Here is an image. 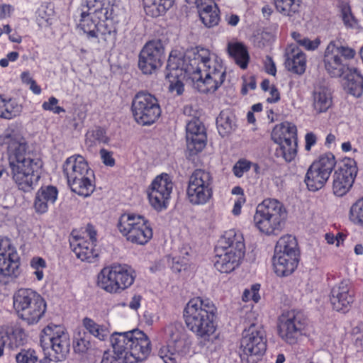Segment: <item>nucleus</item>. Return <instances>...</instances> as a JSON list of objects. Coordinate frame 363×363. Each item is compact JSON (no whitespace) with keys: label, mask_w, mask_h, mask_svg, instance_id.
<instances>
[{"label":"nucleus","mask_w":363,"mask_h":363,"mask_svg":"<svg viewBox=\"0 0 363 363\" xmlns=\"http://www.w3.org/2000/svg\"><path fill=\"white\" fill-rule=\"evenodd\" d=\"M169 91L181 95L184 90L182 79H191L201 93L216 91L224 82L225 68L223 62L208 49L197 46L188 50L184 59L170 55L167 62Z\"/></svg>","instance_id":"1"},{"label":"nucleus","mask_w":363,"mask_h":363,"mask_svg":"<svg viewBox=\"0 0 363 363\" xmlns=\"http://www.w3.org/2000/svg\"><path fill=\"white\" fill-rule=\"evenodd\" d=\"M0 146L6 150L12 179L19 190L31 191L40 177L43 162L29 149L26 139L13 130H6L0 135Z\"/></svg>","instance_id":"2"},{"label":"nucleus","mask_w":363,"mask_h":363,"mask_svg":"<svg viewBox=\"0 0 363 363\" xmlns=\"http://www.w3.org/2000/svg\"><path fill=\"white\" fill-rule=\"evenodd\" d=\"M87 8L80 15L79 26L88 39H96L104 48L113 47L118 29L114 18L118 6L116 0H82Z\"/></svg>","instance_id":"3"},{"label":"nucleus","mask_w":363,"mask_h":363,"mask_svg":"<svg viewBox=\"0 0 363 363\" xmlns=\"http://www.w3.org/2000/svg\"><path fill=\"white\" fill-rule=\"evenodd\" d=\"M183 319L186 328L199 340L210 342L217 330V307L208 298H191L184 306Z\"/></svg>","instance_id":"4"},{"label":"nucleus","mask_w":363,"mask_h":363,"mask_svg":"<svg viewBox=\"0 0 363 363\" xmlns=\"http://www.w3.org/2000/svg\"><path fill=\"white\" fill-rule=\"evenodd\" d=\"M213 263L220 273H230L241 264L245 252L242 234L235 229L225 231L214 249Z\"/></svg>","instance_id":"5"},{"label":"nucleus","mask_w":363,"mask_h":363,"mask_svg":"<svg viewBox=\"0 0 363 363\" xmlns=\"http://www.w3.org/2000/svg\"><path fill=\"white\" fill-rule=\"evenodd\" d=\"M62 172L72 191L84 197L94 192V174L83 156L74 155L67 157L62 165Z\"/></svg>","instance_id":"6"},{"label":"nucleus","mask_w":363,"mask_h":363,"mask_svg":"<svg viewBox=\"0 0 363 363\" xmlns=\"http://www.w3.org/2000/svg\"><path fill=\"white\" fill-rule=\"evenodd\" d=\"M113 349L126 355L127 363L145 360L151 352V342L143 331L135 329L124 333H115L111 336Z\"/></svg>","instance_id":"7"},{"label":"nucleus","mask_w":363,"mask_h":363,"mask_svg":"<svg viewBox=\"0 0 363 363\" xmlns=\"http://www.w3.org/2000/svg\"><path fill=\"white\" fill-rule=\"evenodd\" d=\"M287 211L281 202L264 199L257 205L254 215L255 226L266 235H277L284 226Z\"/></svg>","instance_id":"8"},{"label":"nucleus","mask_w":363,"mask_h":363,"mask_svg":"<svg viewBox=\"0 0 363 363\" xmlns=\"http://www.w3.org/2000/svg\"><path fill=\"white\" fill-rule=\"evenodd\" d=\"M13 308L18 316L29 325L40 322L47 311L44 298L31 289L21 288L13 296Z\"/></svg>","instance_id":"9"},{"label":"nucleus","mask_w":363,"mask_h":363,"mask_svg":"<svg viewBox=\"0 0 363 363\" xmlns=\"http://www.w3.org/2000/svg\"><path fill=\"white\" fill-rule=\"evenodd\" d=\"M135 273L128 264H112L103 267L97 275V285L109 294H120L135 281Z\"/></svg>","instance_id":"10"},{"label":"nucleus","mask_w":363,"mask_h":363,"mask_svg":"<svg viewBox=\"0 0 363 363\" xmlns=\"http://www.w3.org/2000/svg\"><path fill=\"white\" fill-rule=\"evenodd\" d=\"M117 228L127 242L145 245L153 236L150 221L143 216L134 213H124L118 220Z\"/></svg>","instance_id":"11"},{"label":"nucleus","mask_w":363,"mask_h":363,"mask_svg":"<svg viewBox=\"0 0 363 363\" xmlns=\"http://www.w3.org/2000/svg\"><path fill=\"white\" fill-rule=\"evenodd\" d=\"M355 56L354 49L342 45L340 42L330 41L323 55L324 67L332 77H340L349 70V62Z\"/></svg>","instance_id":"12"},{"label":"nucleus","mask_w":363,"mask_h":363,"mask_svg":"<svg viewBox=\"0 0 363 363\" xmlns=\"http://www.w3.org/2000/svg\"><path fill=\"white\" fill-rule=\"evenodd\" d=\"M307 326V317L298 310L285 311L277 319V333L282 340L289 345L297 343Z\"/></svg>","instance_id":"13"},{"label":"nucleus","mask_w":363,"mask_h":363,"mask_svg":"<svg viewBox=\"0 0 363 363\" xmlns=\"http://www.w3.org/2000/svg\"><path fill=\"white\" fill-rule=\"evenodd\" d=\"M130 111L135 122L150 125L161 116L162 110L157 97L146 91H140L133 98Z\"/></svg>","instance_id":"14"},{"label":"nucleus","mask_w":363,"mask_h":363,"mask_svg":"<svg viewBox=\"0 0 363 363\" xmlns=\"http://www.w3.org/2000/svg\"><path fill=\"white\" fill-rule=\"evenodd\" d=\"M213 195V177L208 171L196 169L190 175L186 189L189 201L194 206L204 205Z\"/></svg>","instance_id":"15"},{"label":"nucleus","mask_w":363,"mask_h":363,"mask_svg":"<svg viewBox=\"0 0 363 363\" xmlns=\"http://www.w3.org/2000/svg\"><path fill=\"white\" fill-rule=\"evenodd\" d=\"M336 164L334 155L326 152L321 155L309 166L304 182L310 191L315 192L325 186Z\"/></svg>","instance_id":"16"},{"label":"nucleus","mask_w":363,"mask_h":363,"mask_svg":"<svg viewBox=\"0 0 363 363\" xmlns=\"http://www.w3.org/2000/svg\"><path fill=\"white\" fill-rule=\"evenodd\" d=\"M40 345L44 350L50 347L53 360L62 361L69 352L70 342L67 333L58 325H48L41 332Z\"/></svg>","instance_id":"17"},{"label":"nucleus","mask_w":363,"mask_h":363,"mask_svg":"<svg viewBox=\"0 0 363 363\" xmlns=\"http://www.w3.org/2000/svg\"><path fill=\"white\" fill-rule=\"evenodd\" d=\"M272 140L279 147L277 148L275 155L282 157L286 162L294 160L297 153V129L291 123L277 125L272 133Z\"/></svg>","instance_id":"18"},{"label":"nucleus","mask_w":363,"mask_h":363,"mask_svg":"<svg viewBox=\"0 0 363 363\" xmlns=\"http://www.w3.org/2000/svg\"><path fill=\"white\" fill-rule=\"evenodd\" d=\"M82 234L75 235V232L72 231L70 247L77 258L82 261L93 262L98 257V252L95 249L97 241L96 231L92 225L88 224Z\"/></svg>","instance_id":"19"},{"label":"nucleus","mask_w":363,"mask_h":363,"mask_svg":"<svg viewBox=\"0 0 363 363\" xmlns=\"http://www.w3.org/2000/svg\"><path fill=\"white\" fill-rule=\"evenodd\" d=\"M173 186L168 174H162L154 179L147 191L149 202L154 209L162 211L167 208Z\"/></svg>","instance_id":"20"},{"label":"nucleus","mask_w":363,"mask_h":363,"mask_svg":"<svg viewBox=\"0 0 363 363\" xmlns=\"http://www.w3.org/2000/svg\"><path fill=\"white\" fill-rule=\"evenodd\" d=\"M354 159L344 158L333 175V191L337 196H345L352 188L357 174Z\"/></svg>","instance_id":"21"},{"label":"nucleus","mask_w":363,"mask_h":363,"mask_svg":"<svg viewBox=\"0 0 363 363\" xmlns=\"http://www.w3.org/2000/svg\"><path fill=\"white\" fill-rule=\"evenodd\" d=\"M164 59V48L160 41L147 42L138 57V68L144 74H152L162 67Z\"/></svg>","instance_id":"22"},{"label":"nucleus","mask_w":363,"mask_h":363,"mask_svg":"<svg viewBox=\"0 0 363 363\" xmlns=\"http://www.w3.org/2000/svg\"><path fill=\"white\" fill-rule=\"evenodd\" d=\"M242 355L262 356L267 350V339L264 331L252 324L242 333L240 342Z\"/></svg>","instance_id":"23"},{"label":"nucleus","mask_w":363,"mask_h":363,"mask_svg":"<svg viewBox=\"0 0 363 363\" xmlns=\"http://www.w3.org/2000/svg\"><path fill=\"white\" fill-rule=\"evenodd\" d=\"M19 264V256L12 240L0 235V278L16 277Z\"/></svg>","instance_id":"24"},{"label":"nucleus","mask_w":363,"mask_h":363,"mask_svg":"<svg viewBox=\"0 0 363 363\" xmlns=\"http://www.w3.org/2000/svg\"><path fill=\"white\" fill-rule=\"evenodd\" d=\"M355 291L349 279H343L330 290V302L334 310L347 311L354 301Z\"/></svg>","instance_id":"25"},{"label":"nucleus","mask_w":363,"mask_h":363,"mask_svg":"<svg viewBox=\"0 0 363 363\" xmlns=\"http://www.w3.org/2000/svg\"><path fill=\"white\" fill-rule=\"evenodd\" d=\"M187 148L191 155H196L206 147L207 136L205 127L198 119L190 121L186 126Z\"/></svg>","instance_id":"26"},{"label":"nucleus","mask_w":363,"mask_h":363,"mask_svg":"<svg viewBox=\"0 0 363 363\" xmlns=\"http://www.w3.org/2000/svg\"><path fill=\"white\" fill-rule=\"evenodd\" d=\"M0 341L10 350L23 346L27 341V334L20 325H6L0 328Z\"/></svg>","instance_id":"27"},{"label":"nucleus","mask_w":363,"mask_h":363,"mask_svg":"<svg viewBox=\"0 0 363 363\" xmlns=\"http://www.w3.org/2000/svg\"><path fill=\"white\" fill-rule=\"evenodd\" d=\"M201 22L208 28L217 26L220 21V9L213 0H195Z\"/></svg>","instance_id":"28"},{"label":"nucleus","mask_w":363,"mask_h":363,"mask_svg":"<svg viewBox=\"0 0 363 363\" xmlns=\"http://www.w3.org/2000/svg\"><path fill=\"white\" fill-rule=\"evenodd\" d=\"M58 190L52 185L42 186L36 192L33 207L38 213H45L57 199Z\"/></svg>","instance_id":"29"},{"label":"nucleus","mask_w":363,"mask_h":363,"mask_svg":"<svg viewBox=\"0 0 363 363\" xmlns=\"http://www.w3.org/2000/svg\"><path fill=\"white\" fill-rule=\"evenodd\" d=\"M300 256L289 254H274L273 266L278 277H288L298 267Z\"/></svg>","instance_id":"30"},{"label":"nucleus","mask_w":363,"mask_h":363,"mask_svg":"<svg viewBox=\"0 0 363 363\" xmlns=\"http://www.w3.org/2000/svg\"><path fill=\"white\" fill-rule=\"evenodd\" d=\"M306 55L298 48L291 49L286 55L285 67L289 71L297 75H302L306 69Z\"/></svg>","instance_id":"31"},{"label":"nucleus","mask_w":363,"mask_h":363,"mask_svg":"<svg viewBox=\"0 0 363 363\" xmlns=\"http://www.w3.org/2000/svg\"><path fill=\"white\" fill-rule=\"evenodd\" d=\"M228 52L241 69H245L247 67L250 55L247 47L242 43H229L228 44Z\"/></svg>","instance_id":"32"},{"label":"nucleus","mask_w":363,"mask_h":363,"mask_svg":"<svg viewBox=\"0 0 363 363\" xmlns=\"http://www.w3.org/2000/svg\"><path fill=\"white\" fill-rule=\"evenodd\" d=\"M332 104V95L326 88L320 87L314 91L313 106L317 113L326 112Z\"/></svg>","instance_id":"33"},{"label":"nucleus","mask_w":363,"mask_h":363,"mask_svg":"<svg viewBox=\"0 0 363 363\" xmlns=\"http://www.w3.org/2000/svg\"><path fill=\"white\" fill-rule=\"evenodd\" d=\"M174 1V0H143V4L147 16L157 17L172 7Z\"/></svg>","instance_id":"34"},{"label":"nucleus","mask_w":363,"mask_h":363,"mask_svg":"<svg viewBox=\"0 0 363 363\" xmlns=\"http://www.w3.org/2000/svg\"><path fill=\"white\" fill-rule=\"evenodd\" d=\"M345 88L347 91L355 97L363 94V77L356 69H350L346 77Z\"/></svg>","instance_id":"35"},{"label":"nucleus","mask_w":363,"mask_h":363,"mask_svg":"<svg viewBox=\"0 0 363 363\" xmlns=\"http://www.w3.org/2000/svg\"><path fill=\"white\" fill-rule=\"evenodd\" d=\"M217 129L222 137L230 135L235 128V116L228 110H223L216 118Z\"/></svg>","instance_id":"36"},{"label":"nucleus","mask_w":363,"mask_h":363,"mask_svg":"<svg viewBox=\"0 0 363 363\" xmlns=\"http://www.w3.org/2000/svg\"><path fill=\"white\" fill-rule=\"evenodd\" d=\"M274 254H290L300 256L296 238L291 235H285L281 237L277 242Z\"/></svg>","instance_id":"37"},{"label":"nucleus","mask_w":363,"mask_h":363,"mask_svg":"<svg viewBox=\"0 0 363 363\" xmlns=\"http://www.w3.org/2000/svg\"><path fill=\"white\" fill-rule=\"evenodd\" d=\"M21 111L20 106L14 99L0 95V118L10 120L19 115Z\"/></svg>","instance_id":"38"},{"label":"nucleus","mask_w":363,"mask_h":363,"mask_svg":"<svg viewBox=\"0 0 363 363\" xmlns=\"http://www.w3.org/2000/svg\"><path fill=\"white\" fill-rule=\"evenodd\" d=\"M276 10L286 16H294L300 11L301 0H274Z\"/></svg>","instance_id":"39"},{"label":"nucleus","mask_w":363,"mask_h":363,"mask_svg":"<svg viewBox=\"0 0 363 363\" xmlns=\"http://www.w3.org/2000/svg\"><path fill=\"white\" fill-rule=\"evenodd\" d=\"M83 325L90 334L100 340H104L108 335V331L105 326L97 324L89 318L86 317L83 319Z\"/></svg>","instance_id":"40"},{"label":"nucleus","mask_w":363,"mask_h":363,"mask_svg":"<svg viewBox=\"0 0 363 363\" xmlns=\"http://www.w3.org/2000/svg\"><path fill=\"white\" fill-rule=\"evenodd\" d=\"M340 16L346 28H354L358 24V21L353 15L349 3L342 2L340 6Z\"/></svg>","instance_id":"41"},{"label":"nucleus","mask_w":363,"mask_h":363,"mask_svg":"<svg viewBox=\"0 0 363 363\" xmlns=\"http://www.w3.org/2000/svg\"><path fill=\"white\" fill-rule=\"evenodd\" d=\"M349 218L354 225L363 228V197L352 203L350 208Z\"/></svg>","instance_id":"42"},{"label":"nucleus","mask_w":363,"mask_h":363,"mask_svg":"<svg viewBox=\"0 0 363 363\" xmlns=\"http://www.w3.org/2000/svg\"><path fill=\"white\" fill-rule=\"evenodd\" d=\"M30 267L33 269V274L38 281L44 277V270L47 267L45 260L40 257H34L30 260Z\"/></svg>","instance_id":"43"},{"label":"nucleus","mask_w":363,"mask_h":363,"mask_svg":"<svg viewBox=\"0 0 363 363\" xmlns=\"http://www.w3.org/2000/svg\"><path fill=\"white\" fill-rule=\"evenodd\" d=\"M125 358V354H121L113 348V353L108 351L104 353L101 363H127Z\"/></svg>","instance_id":"44"},{"label":"nucleus","mask_w":363,"mask_h":363,"mask_svg":"<svg viewBox=\"0 0 363 363\" xmlns=\"http://www.w3.org/2000/svg\"><path fill=\"white\" fill-rule=\"evenodd\" d=\"M252 166V162L250 161L243 158L240 159L234 164L233 167V172L236 177L240 178L245 173L247 172L250 169Z\"/></svg>","instance_id":"45"},{"label":"nucleus","mask_w":363,"mask_h":363,"mask_svg":"<svg viewBox=\"0 0 363 363\" xmlns=\"http://www.w3.org/2000/svg\"><path fill=\"white\" fill-rule=\"evenodd\" d=\"M260 290V284H255L252 285L250 289H246L242 296V299L245 302L252 301L255 303H258L260 299L259 291Z\"/></svg>","instance_id":"46"},{"label":"nucleus","mask_w":363,"mask_h":363,"mask_svg":"<svg viewBox=\"0 0 363 363\" xmlns=\"http://www.w3.org/2000/svg\"><path fill=\"white\" fill-rule=\"evenodd\" d=\"M17 363H35L38 356L34 350H22L16 357Z\"/></svg>","instance_id":"47"},{"label":"nucleus","mask_w":363,"mask_h":363,"mask_svg":"<svg viewBox=\"0 0 363 363\" xmlns=\"http://www.w3.org/2000/svg\"><path fill=\"white\" fill-rule=\"evenodd\" d=\"M54 11L52 9L48 10V8L42 6L38 10L37 20L40 26H50L52 24L51 20Z\"/></svg>","instance_id":"48"},{"label":"nucleus","mask_w":363,"mask_h":363,"mask_svg":"<svg viewBox=\"0 0 363 363\" xmlns=\"http://www.w3.org/2000/svg\"><path fill=\"white\" fill-rule=\"evenodd\" d=\"M58 103L59 100L56 97L51 96L48 99V101L43 103L42 108L44 111H49L55 114L65 113V109L63 107L58 106Z\"/></svg>","instance_id":"49"},{"label":"nucleus","mask_w":363,"mask_h":363,"mask_svg":"<svg viewBox=\"0 0 363 363\" xmlns=\"http://www.w3.org/2000/svg\"><path fill=\"white\" fill-rule=\"evenodd\" d=\"M91 343L89 340L86 338V335L82 336L80 333L74 338V350L76 352L84 353L87 351L90 347Z\"/></svg>","instance_id":"50"},{"label":"nucleus","mask_w":363,"mask_h":363,"mask_svg":"<svg viewBox=\"0 0 363 363\" xmlns=\"http://www.w3.org/2000/svg\"><path fill=\"white\" fill-rule=\"evenodd\" d=\"M242 84L240 93L245 96L248 94L250 91L255 90L257 87V82L255 76H244L242 78Z\"/></svg>","instance_id":"51"},{"label":"nucleus","mask_w":363,"mask_h":363,"mask_svg":"<svg viewBox=\"0 0 363 363\" xmlns=\"http://www.w3.org/2000/svg\"><path fill=\"white\" fill-rule=\"evenodd\" d=\"M168 347H163L159 351V355L163 360L164 363H177L175 358V352H171Z\"/></svg>","instance_id":"52"},{"label":"nucleus","mask_w":363,"mask_h":363,"mask_svg":"<svg viewBox=\"0 0 363 363\" xmlns=\"http://www.w3.org/2000/svg\"><path fill=\"white\" fill-rule=\"evenodd\" d=\"M91 136L99 143H108L109 139L106 135V130L101 127H97L91 132Z\"/></svg>","instance_id":"53"},{"label":"nucleus","mask_w":363,"mask_h":363,"mask_svg":"<svg viewBox=\"0 0 363 363\" xmlns=\"http://www.w3.org/2000/svg\"><path fill=\"white\" fill-rule=\"evenodd\" d=\"M189 250L190 248L189 247H183L180 250V254L182 256H178L174 257V260L175 262L180 264L182 266H185L188 264V257L189 256Z\"/></svg>","instance_id":"54"},{"label":"nucleus","mask_w":363,"mask_h":363,"mask_svg":"<svg viewBox=\"0 0 363 363\" xmlns=\"http://www.w3.org/2000/svg\"><path fill=\"white\" fill-rule=\"evenodd\" d=\"M100 155L104 164L106 166L113 167L115 165V160L113 157L111 152L102 148L100 150Z\"/></svg>","instance_id":"55"},{"label":"nucleus","mask_w":363,"mask_h":363,"mask_svg":"<svg viewBox=\"0 0 363 363\" xmlns=\"http://www.w3.org/2000/svg\"><path fill=\"white\" fill-rule=\"evenodd\" d=\"M320 44V40L319 38L311 40L309 38L305 37V38L303 39L301 42V46L303 47L308 50H315L319 47Z\"/></svg>","instance_id":"56"},{"label":"nucleus","mask_w":363,"mask_h":363,"mask_svg":"<svg viewBox=\"0 0 363 363\" xmlns=\"http://www.w3.org/2000/svg\"><path fill=\"white\" fill-rule=\"evenodd\" d=\"M264 70L265 72L272 76H275L277 74V67L272 57L267 56L264 62Z\"/></svg>","instance_id":"57"},{"label":"nucleus","mask_w":363,"mask_h":363,"mask_svg":"<svg viewBox=\"0 0 363 363\" xmlns=\"http://www.w3.org/2000/svg\"><path fill=\"white\" fill-rule=\"evenodd\" d=\"M246 202L245 197H237L234 201V206L232 209V213L234 216H239L241 213V209L242 206Z\"/></svg>","instance_id":"58"},{"label":"nucleus","mask_w":363,"mask_h":363,"mask_svg":"<svg viewBox=\"0 0 363 363\" xmlns=\"http://www.w3.org/2000/svg\"><path fill=\"white\" fill-rule=\"evenodd\" d=\"M317 141L315 135L311 132L308 133L305 136L306 145L305 148L306 150H310L311 147L313 146Z\"/></svg>","instance_id":"59"},{"label":"nucleus","mask_w":363,"mask_h":363,"mask_svg":"<svg viewBox=\"0 0 363 363\" xmlns=\"http://www.w3.org/2000/svg\"><path fill=\"white\" fill-rule=\"evenodd\" d=\"M269 91L270 97L267 99V101L269 103H276L279 101L280 99V94L278 89L274 85H272Z\"/></svg>","instance_id":"60"},{"label":"nucleus","mask_w":363,"mask_h":363,"mask_svg":"<svg viewBox=\"0 0 363 363\" xmlns=\"http://www.w3.org/2000/svg\"><path fill=\"white\" fill-rule=\"evenodd\" d=\"M13 11V8L9 4L0 5V18L2 19L10 16Z\"/></svg>","instance_id":"61"},{"label":"nucleus","mask_w":363,"mask_h":363,"mask_svg":"<svg viewBox=\"0 0 363 363\" xmlns=\"http://www.w3.org/2000/svg\"><path fill=\"white\" fill-rule=\"evenodd\" d=\"M142 300V296L139 294L134 295L131 301L129 303V307L132 309L137 310L140 306V302Z\"/></svg>","instance_id":"62"},{"label":"nucleus","mask_w":363,"mask_h":363,"mask_svg":"<svg viewBox=\"0 0 363 363\" xmlns=\"http://www.w3.org/2000/svg\"><path fill=\"white\" fill-rule=\"evenodd\" d=\"M21 79L22 82L26 85H29L31 84V82L34 81V79L30 77V72L28 71L23 72L21 74Z\"/></svg>","instance_id":"63"},{"label":"nucleus","mask_w":363,"mask_h":363,"mask_svg":"<svg viewBox=\"0 0 363 363\" xmlns=\"http://www.w3.org/2000/svg\"><path fill=\"white\" fill-rule=\"evenodd\" d=\"M228 23L232 26H235L240 21V17L236 14H231L227 18Z\"/></svg>","instance_id":"64"}]
</instances>
